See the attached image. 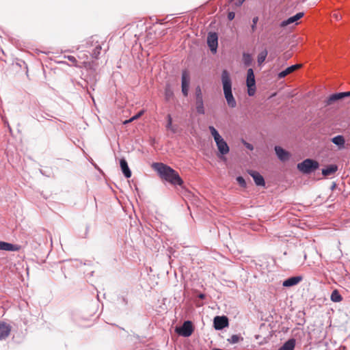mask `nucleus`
<instances>
[{
	"instance_id": "24",
	"label": "nucleus",
	"mask_w": 350,
	"mask_h": 350,
	"mask_svg": "<svg viewBox=\"0 0 350 350\" xmlns=\"http://www.w3.org/2000/svg\"><path fill=\"white\" fill-rule=\"evenodd\" d=\"M331 300L334 302H339L342 300V296L337 290H334L331 294Z\"/></svg>"
},
{
	"instance_id": "32",
	"label": "nucleus",
	"mask_w": 350,
	"mask_h": 350,
	"mask_svg": "<svg viewBox=\"0 0 350 350\" xmlns=\"http://www.w3.org/2000/svg\"><path fill=\"white\" fill-rule=\"evenodd\" d=\"M237 181L239 184L240 186H241L243 187H246V182L242 176H238L237 178Z\"/></svg>"
},
{
	"instance_id": "10",
	"label": "nucleus",
	"mask_w": 350,
	"mask_h": 350,
	"mask_svg": "<svg viewBox=\"0 0 350 350\" xmlns=\"http://www.w3.org/2000/svg\"><path fill=\"white\" fill-rule=\"evenodd\" d=\"M248 173L253 178L257 186H265V182L264 178L258 172L250 170Z\"/></svg>"
},
{
	"instance_id": "30",
	"label": "nucleus",
	"mask_w": 350,
	"mask_h": 350,
	"mask_svg": "<svg viewBox=\"0 0 350 350\" xmlns=\"http://www.w3.org/2000/svg\"><path fill=\"white\" fill-rule=\"evenodd\" d=\"M101 45L98 44L95 46V49H94L92 55L94 58H97L100 53Z\"/></svg>"
},
{
	"instance_id": "41",
	"label": "nucleus",
	"mask_w": 350,
	"mask_h": 350,
	"mask_svg": "<svg viewBox=\"0 0 350 350\" xmlns=\"http://www.w3.org/2000/svg\"><path fill=\"white\" fill-rule=\"evenodd\" d=\"M200 298L203 299L204 295L203 294H201L199 295Z\"/></svg>"
},
{
	"instance_id": "28",
	"label": "nucleus",
	"mask_w": 350,
	"mask_h": 350,
	"mask_svg": "<svg viewBox=\"0 0 350 350\" xmlns=\"http://www.w3.org/2000/svg\"><path fill=\"white\" fill-rule=\"evenodd\" d=\"M243 61L245 66H250L252 62V57L251 55L244 53L243 55Z\"/></svg>"
},
{
	"instance_id": "3",
	"label": "nucleus",
	"mask_w": 350,
	"mask_h": 350,
	"mask_svg": "<svg viewBox=\"0 0 350 350\" xmlns=\"http://www.w3.org/2000/svg\"><path fill=\"white\" fill-rule=\"evenodd\" d=\"M319 167L318 162L310 159H307L297 165L298 170L305 174H309Z\"/></svg>"
},
{
	"instance_id": "9",
	"label": "nucleus",
	"mask_w": 350,
	"mask_h": 350,
	"mask_svg": "<svg viewBox=\"0 0 350 350\" xmlns=\"http://www.w3.org/2000/svg\"><path fill=\"white\" fill-rule=\"evenodd\" d=\"M215 143L220 154L225 155L229 152V147L223 138L215 141Z\"/></svg>"
},
{
	"instance_id": "21",
	"label": "nucleus",
	"mask_w": 350,
	"mask_h": 350,
	"mask_svg": "<svg viewBox=\"0 0 350 350\" xmlns=\"http://www.w3.org/2000/svg\"><path fill=\"white\" fill-rule=\"evenodd\" d=\"M332 142L337 145L340 149L344 148L345 140L343 136L337 135L332 139Z\"/></svg>"
},
{
	"instance_id": "8",
	"label": "nucleus",
	"mask_w": 350,
	"mask_h": 350,
	"mask_svg": "<svg viewBox=\"0 0 350 350\" xmlns=\"http://www.w3.org/2000/svg\"><path fill=\"white\" fill-rule=\"evenodd\" d=\"M213 323L215 329L220 330L228 325V320L224 316H217L214 318Z\"/></svg>"
},
{
	"instance_id": "14",
	"label": "nucleus",
	"mask_w": 350,
	"mask_h": 350,
	"mask_svg": "<svg viewBox=\"0 0 350 350\" xmlns=\"http://www.w3.org/2000/svg\"><path fill=\"white\" fill-rule=\"evenodd\" d=\"M10 326L2 321H0V340L4 339L10 334Z\"/></svg>"
},
{
	"instance_id": "20",
	"label": "nucleus",
	"mask_w": 350,
	"mask_h": 350,
	"mask_svg": "<svg viewBox=\"0 0 350 350\" xmlns=\"http://www.w3.org/2000/svg\"><path fill=\"white\" fill-rule=\"evenodd\" d=\"M338 170V167L336 165H330L325 169H323L322 174L325 176H328L334 174Z\"/></svg>"
},
{
	"instance_id": "23",
	"label": "nucleus",
	"mask_w": 350,
	"mask_h": 350,
	"mask_svg": "<svg viewBox=\"0 0 350 350\" xmlns=\"http://www.w3.org/2000/svg\"><path fill=\"white\" fill-rule=\"evenodd\" d=\"M208 129H209L212 136L213 137L215 142L222 138L221 136L219 135V133H218V131L215 129V128L214 126H209Z\"/></svg>"
},
{
	"instance_id": "7",
	"label": "nucleus",
	"mask_w": 350,
	"mask_h": 350,
	"mask_svg": "<svg viewBox=\"0 0 350 350\" xmlns=\"http://www.w3.org/2000/svg\"><path fill=\"white\" fill-rule=\"evenodd\" d=\"M189 82V74L187 70H184L182 73V92L185 96L188 95Z\"/></svg>"
},
{
	"instance_id": "37",
	"label": "nucleus",
	"mask_w": 350,
	"mask_h": 350,
	"mask_svg": "<svg viewBox=\"0 0 350 350\" xmlns=\"http://www.w3.org/2000/svg\"><path fill=\"white\" fill-rule=\"evenodd\" d=\"M333 18H334L336 21H338L341 18V16L338 13H335L333 14Z\"/></svg>"
},
{
	"instance_id": "11",
	"label": "nucleus",
	"mask_w": 350,
	"mask_h": 350,
	"mask_svg": "<svg viewBox=\"0 0 350 350\" xmlns=\"http://www.w3.org/2000/svg\"><path fill=\"white\" fill-rule=\"evenodd\" d=\"M304 12L297 13L295 16L288 18L287 20L283 21L280 23V27H284L288 26L293 23H296L298 20L304 16Z\"/></svg>"
},
{
	"instance_id": "19",
	"label": "nucleus",
	"mask_w": 350,
	"mask_h": 350,
	"mask_svg": "<svg viewBox=\"0 0 350 350\" xmlns=\"http://www.w3.org/2000/svg\"><path fill=\"white\" fill-rule=\"evenodd\" d=\"M344 98L343 92H339L332 94L326 100V104L329 105L334 102Z\"/></svg>"
},
{
	"instance_id": "6",
	"label": "nucleus",
	"mask_w": 350,
	"mask_h": 350,
	"mask_svg": "<svg viewBox=\"0 0 350 350\" xmlns=\"http://www.w3.org/2000/svg\"><path fill=\"white\" fill-rule=\"evenodd\" d=\"M207 44L213 53H216L218 45V36L216 33H209L207 37Z\"/></svg>"
},
{
	"instance_id": "38",
	"label": "nucleus",
	"mask_w": 350,
	"mask_h": 350,
	"mask_svg": "<svg viewBox=\"0 0 350 350\" xmlns=\"http://www.w3.org/2000/svg\"><path fill=\"white\" fill-rule=\"evenodd\" d=\"M245 145L246 146L247 148L250 149V150H253V146L249 143H245Z\"/></svg>"
},
{
	"instance_id": "31",
	"label": "nucleus",
	"mask_w": 350,
	"mask_h": 350,
	"mask_svg": "<svg viewBox=\"0 0 350 350\" xmlns=\"http://www.w3.org/2000/svg\"><path fill=\"white\" fill-rule=\"evenodd\" d=\"M241 337L238 335H232L228 341L231 344L237 343L240 340Z\"/></svg>"
},
{
	"instance_id": "27",
	"label": "nucleus",
	"mask_w": 350,
	"mask_h": 350,
	"mask_svg": "<svg viewBox=\"0 0 350 350\" xmlns=\"http://www.w3.org/2000/svg\"><path fill=\"white\" fill-rule=\"evenodd\" d=\"M267 56V50L265 49L258 54V63L259 64H261L262 63H263L265 62Z\"/></svg>"
},
{
	"instance_id": "18",
	"label": "nucleus",
	"mask_w": 350,
	"mask_h": 350,
	"mask_svg": "<svg viewBox=\"0 0 350 350\" xmlns=\"http://www.w3.org/2000/svg\"><path fill=\"white\" fill-rule=\"evenodd\" d=\"M296 345L295 339L291 338L284 343L278 350H294Z\"/></svg>"
},
{
	"instance_id": "42",
	"label": "nucleus",
	"mask_w": 350,
	"mask_h": 350,
	"mask_svg": "<svg viewBox=\"0 0 350 350\" xmlns=\"http://www.w3.org/2000/svg\"><path fill=\"white\" fill-rule=\"evenodd\" d=\"M91 39H92V42H94L95 41V38H94V37H92V38H91Z\"/></svg>"
},
{
	"instance_id": "35",
	"label": "nucleus",
	"mask_w": 350,
	"mask_h": 350,
	"mask_svg": "<svg viewBox=\"0 0 350 350\" xmlns=\"http://www.w3.org/2000/svg\"><path fill=\"white\" fill-rule=\"evenodd\" d=\"M68 59L75 66H77V59L74 56H68Z\"/></svg>"
},
{
	"instance_id": "15",
	"label": "nucleus",
	"mask_w": 350,
	"mask_h": 350,
	"mask_svg": "<svg viewBox=\"0 0 350 350\" xmlns=\"http://www.w3.org/2000/svg\"><path fill=\"white\" fill-rule=\"evenodd\" d=\"M302 280L301 276H294L289 278L283 282L282 285L285 287H290L297 285Z\"/></svg>"
},
{
	"instance_id": "22",
	"label": "nucleus",
	"mask_w": 350,
	"mask_h": 350,
	"mask_svg": "<svg viewBox=\"0 0 350 350\" xmlns=\"http://www.w3.org/2000/svg\"><path fill=\"white\" fill-rule=\"evenodd\" d=\"M196 111L200 114H204V103L203 100H197L196 103Z\"/></svg>"
},
{
	"instance_id": "2",
	"label": "nucleus",
	"mask_w": 350,
	"mask_h": 350,
	"mask_svg": "<svg viewBox=\"0 0 350 350\" xmlns=\"http://www.w3.org/2000/svg\"><path fill=\"white\" fill-rule=\"evenodd\" d=\"M221 82L224 96L228 106L232 108L235 107L237 103L232 93V81L230 74L226 70H224L221 73Z\"/></svg>"
},
{
	"instance_id": "29",
	"label": "nucleus",
	"mask_w": 350,
	"mask_h": 350,
	"mask_svg": "<svg viewBox=\"0 0 350 350\" xmlns=\"http://www.w3.org/2000/svg\"><path fill=\"white\" fill-rule=\"evenodd\" d=\"M144 110H142V111H139L135 116H133L129 120H125L124 122V124H126L128 123H130V122H131L138 119L139 118H140L144 114Z\"/></svg>"
},
{
	"instance_id": "39",
	"label": "nucleus",
	"mask_w": 350,
	"mask_h": 350,
	"mask_svg": "<svg viewBox=\"0 0 350 350\" xmlns=\"http://www.w3.org/2000/svg\"><path fill=\"white\" fill-rule=\"evenodd\" d=\"M343 95H344V98L350 96V91L349 92H343Z\"/></svg>"
},
{
	"instance_id": "12",
	"label": "nucleus",
	"mask_w": 350,
	"mask_h": 350,
	"mask_svg": "<svg viewBox=\"0 0 350 350\" xmlns=\"http://www.w3.org/2000/svg\"><path fill=\"white\" fill-rule=\"evenodd\" d=\"M275 151L278 156V157L282 161H286L289 159L290 158V153L285 150H284L280 146H276L275 147Z\"/></svg>"
},
{
	"instance_id": "16",
	"label": "nucleus",
	"mask_w": 350,
	"mask_h": 350,
	"mask_svg": "<svg viewBox=\"0 0 350 350\" xmlns=\"http://www.w3.org/2000/svg\"><path fill=\"white\" fill-rule=\"evenodd\" d=\"M301 64H295V65H293L291 66L288 67L286 69L280 72L278 74V78L282 79V78L285 77L288 74H290V73L294 72L295 70H297L298 68H301Z\"/></svg>"
},
{
	"instance_id": "13",
	"label": "nucleus",
	"mask_w": 350,
	"mask_h": 350,
	"mask_svg": "<svg viewBox=\"0 0 350 350\" xmlns=\"http://www.w3.org/2000/svg\"><path fill=\"white\" fill-rule=\"evenodd\" d=\"M21 248V246L18 245H14L10 243L1 241H0V250L4 251H18Z\"/></svg>"
},
{
	"instance_id": "34",
	"label": "nucleus",
	"mask_w": 350,
	"mask_h": 350,
	"mask_svg": "<svg viewBox=\"0 0 350 350\" xmlns=\"http://www.w3.org/2000/svg\"><path fill=\"white\" fill-rule=\"evenodd\" d=\"M196 100H202V95L200 88L198 87L196 88Z\"/></svg>"
},
{
	"instance_id": "4",
	"label": "nucleus",
	"mask_w": 350,
	"mask_h": 350,
	"mask_svg": "<svg viewBox=\"0 0 350 350\" xmlns=\"http://www.w3.org/2000/svg\"><path fill=\"white\" fill-rule=\"evenodd\" d=\"M176 332L182 336L189 337L193 332L192 323L189 321H185L181 327H176Z\"/></svg>"
},
{
	"instance_id": "1",
	"label": "nucleus",
	"mask_w": 350,
	"mask_h": 350,
	"mask_svg": "<svg viewBox=\"0 0 350 350\" xmlns=\"http://www.w3.org/2000/svg\"><path fill=\"white\" fill-rule=\"evenodd\" d=\"M152 166L158 172L161 178L171 184L181 185L183 183L178 174L170 166L162 163H154Z\"/></svg>"
},
{
	"instance_id": "25",
	"label": "nucleus",
	"mask_w": 350,
	"mask_h": 350,
	"mask_svg": "<svg viewBox=\"0 0 350 350\" xmlns=\"http://www.w3.org/2000/svg\"><path fill=\"white\" fill-rule=\"evenodd\" d=\"M167 123L166 124V128L168 130H170L172 133H176V128L172 125V118L170 114L167 116Z\"/></svg>"
},
{
	"instance_id": "5",
	"label": "nucleus",
	"mask_w": 350,
	"mask_h": 350,
	"mask_svg": "<svg viewBox=\"0 0 350 350\" xmlns=\"http://www.w3.org/2000/svg\"><path fill=\"white\" fill-rule=\"evenodd\" d=\"M246 83L249 96H253L255 94L256 87L254 74L252 68L247 70Z\"/></svg>"
},
{
	"instance_id": "33",
	"label": "nucleus",
	"mask_w": 350,
	"mask_h": 350,
	"mask_svg": "<svg viewBox=\"0 0 350 350\" xmlns=\"http://www.w3.org/2000/svg\"><path fill=\"white\" fill-rule=\"evenodd\" d=\"M258 17L256 16V17H254L253 19H252V30L253 31H255L256 29V23H258Z\"/></svg>"
},
{
	"instance_id": "36",
	"label": "nucleus",
	"mask_w": 350,
	"mask_h": 350,
	"mask_svg": "<svg viewBox=\"0 0 350 350\" xmlns=\"http://www.w3.org/2000/svg\"><path fill=\"white\" fill-rule=\"evenodd\" d=\"M235 17V14L234 12H230L228 14V20L230 21H232L234 18Z\"/></svg>"
},
{
	"instance_id": "17",
	"label": "nucleus",
	"mask_w": 350,
	"mask_h": 350,
	"mask_svg": "<svg viewBox=\"0 0 350 350\" xmlns=\"http://www.w3.org/2000/svg\"><path fill=\"white\" fill-rule=\"evenodd\" d=\"M120 167L124 176L127 178L131 176V172L128 166L127 162L124 159H122L120 161Z\"/></svg>"
},
{
	"instance_id": "26",
	"label": "nucleus",
	"mask_w": 350,
	"mask_h": 350,
	"mask_svg": "<svg viewBox=\"0 0 350 350\" xmlns=\"http://www.w3.org/2000/svg\"><path fill=\"white\" fill-rule=\"evenodd\" d=\"M174 96V93L170 85H167L165 89V98L166 100H170Z\"/></svg>"
},
{
	"instance_id": "40",
	"label": "nucleus",
	"mask_w": 350,
	"mask_h": 350,
	"mask_svg": "<svg viewBox=\"0 0 350 350\" xmlns=\"http://www.w3.org/2000/svg\"><path fill=\"white\" fill-rule=\"evenodd\" d=\"M245 0H239V5L242 4Z\"/></svg>"
}]
</instances>
